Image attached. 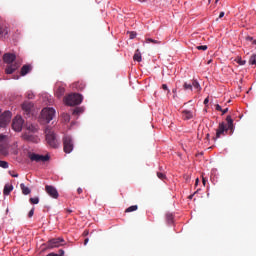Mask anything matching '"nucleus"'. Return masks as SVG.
<instances>
[{"instance_id": "obj_34", "label": "nucleus", "mask_w": 256, "mask_h": 256, "mask_svg": "<svg viewBox=\"0 0 256 256\" xmlns=\"http://www.w3.org/2000/svg\"><path fill=\"white\" fill-rule=\"evenodd\" d=\"M236 62H237L238 64H240L241 66H243V65L246 64V60H242V58H237V59H236Z\"/></svg>"}, {"instance_id": "obj_58", "label": "nucleus", "mask_w": 256, "mask_h": 256, "mask_svg": "<svg viewBox=\"0 0 256 256\" xmlns=\"http://www.w3.org/2000/svg\"><path fill=\"white\" fill-rule=\"evenodd\" d=\"M139 1H141V3H144V1H147V0H139Z\"/></svg>"}, {"instance_id": "obj_21", "label": "nucleus", "mask_w": 256, "mask_h": 256, "mask_svg": "<svg viewBox=\"0 0 256 256\" xmlns=\"http://www.w3.org/2000/svg\"><path fill=\"white\" fill-rule=\"evenodd\" d=\"M13 191V185L6 184L3 189L4 195H9Z\"/></svg>"}, {"instance_id": "obj_52", "label": "nucleus", "mask_w": 256, "mask_h": 256, "mask_svg": "<svg viewBox=\"0 0 256 256\" xmlns=\"http://www.w3.org/2000/svg\"><path fill=\"white\" fill-rule=\"evenodd\" d=\"M69 119H70L69 114H66V121H69Z\"/></svg>"}, {"instance_id": "obj_7", "label": "nucleus", "mask_w": 256, "mask_h": 256, "mask_svg": "<svg viewBox=\"0 0 256 256\" xmlns=\"http://www.w3.org/2000/svg\"><path fill=\"white\" fill-rule=\"evenodd\" d=\"M28 157L31 161H36V163H46L47 161H50L51 157L50 155H39L37 153H28Z\"/></svg>"}, {"instance_id": "obj_18", "label": "nucleus", "mask_w": 256, "mask_h": 256, "mask_svg": "<svg viewBox=\"0 0 256 256\" xmlns=\"http://www.w3.org/2000/svg\"><path fill=\"white\" fill-rule=\"evenodd\" d=\"M55 94L57 98H62V96L65 94V86H58L56 88Z\"/></svg>"}, {"instance_id": "obj_41", "label": "nucleus", "mask_w": 256, "mask_h": 256, "mask_svg": "<svg viewBox=\"0 0 256 256\" xmlns=\"http://www.w3.org/2000/svg\"><path fill=\"white\" fill-rule=\"evenodd\" d=\"M246 40H248L249 42H253V37L252 36H247Z\"/></svg>"}, {"instance_id": "obj_25", "label": "nucleus", "mask_w": 256, "mask_h": 256, "mask_svg": "<svg viewBox=\"0 0 256 256\" xmlns=\"http://www.w3.org/2000/svg\"><path fill=\"white\" fill-rule=\"evenodd\" d=\"M9 34L8 28L0 27V36H7Z\"/></svg>"}, {"instance_id": "obj_9", "label": "nucleus", "mask_w": 256, "mask_h": 256, "mask_svg": "<svg viewBox=\"0 0 256 256\" xmlns=\"http://www.w3.org/2000/svg\"><path fill=\"white\" fill-rule=\"evenodd\" d=\"M23 125H24V120L22 116L17 115L15 116V118H13L12 129H14V131L20 133L23 129Z\"/></svg>"}, {"instance_id": "obj_28", "label": "nucleus", "mask_w": 256, "mask_h": 256, "mask_svg": "<svg viewBox=\"0 0 256 256\" xmlns=\"http://www.w3.org/2000/svg\"><path fill=\"white\" fill-rule=\"evenodd\" d=\"M12 153H13L14 155H18V143H14V144L12 145Z\"/></svg>"}, {"instance_id": "obj_27", "label": "nucleus", "mask_w": 256, "mask_h": 256, "mask_svg": "<svg viewBox=\"0 0 256 256\" xmlns=\"http://www.w3.org/2000/svg\"><path fill=\"white\" fill-rule=\"evenodd\" d=\"M184 90H193V84H189V82H184Z\"/></svg>"}, {"instance_id": "obj_55", "label": "nucleus", "mask_w": 256, "mask_h": 256, "mask_svg": "<svg viewBox=\"0 0 256 256\" xmlns=\"http://www.w3.org/2000/svg\"><path fill=\"white\" fill-rule=\"evenodd\" d=\"M194 195H189V199H193Z\"/></svg>"}, {"instance_id": "obj_37", "label": "nucleus", "mask_w": 256, "mask_h": 256, "mask_svg": "<svg viewBox=\"0 0 256 256\" xmlns=\"http://www.w3.org/2000/svg\"><path fill=\"white\" fill-rule=\"evenodd\" d=\"M208 46H197V50H207Z\"/></svg>"}, {"instance_id": "obj_11", "label": "nucleus", "mask_w": 256, "mask_h": 256, "mask_svg": "<svg viewBox=\"0 0 256 256\" xmlns=\"http://www.w3.org/2000/svg\"><path fill=\"white\" fill-rule=\"evenodd\" d=\"M11 111L5 110L2 114H0V127H7L11 121Z\"/></svg>"}, {"instance_id": "obj_33", "label": "nucleus", "mask_w": 256, "mask_h": 256, "mask_svg": "<svg viewBox=\"0 0 256 256\" xmlns=\"http://www.w3.org/2000/svg\"><path fill=\"white\" fill-rule=\"evenodd\" d=\"M250 64H256V54H253V56H251L250 60H249Z\"/></svg>"}, {"instance_id": "obj_13", "label": "nucleus", "mask_w": 256, "mask_h": 256, "mask_svg": "<svg viewBox=\"0 0 256 256\" xmlns=\"http://www.w3.org/2000/svg\"><path fill=\"white\" fill-rule=\"evenodd\" d=\"M22 137L25 141H28L30 143H38L39 141V137H37V135H34L33 133H29L27 131L26 133H23Z\"/></svg>"}, {"instance_id": "obj_23", "label": "nucleus", "mask_w": 256, "mask_h": 256, "mask_svg": "<svg viewBox=\"0 0 256 256\" xmlns=\"http://www.w3.org/2000/svg\"><path fill=\"white\" fill-rule=\"evenodd\" d=\"M166 221H167V223H173V221H174L173 213H167L166 214Z\"/></svg>"}, {"instance_id": "obj_14", "label": "nucleus", "mask_w": 256, "mask_h": 256, "mask_svg": "<svg viewBox=\"0 0 256 256\" xmlns=\"http://www.w3.org/2000/svg\"><path fill=\"white\" fill-rule=\"evenodd\" d=\"M33 107H34V104L33 102H30V101L23 102L22 104V108L26 112V114H31Z\"/></svg>"}, {"instance_id": "obj_20", "label": "nucleus", "mask_w": 256, "mask_h": 256, "mask_svg": "<svg viewBox=\"0 0 256 256\" xmlns=\"http://www.w3.org/2000/svg\"><path fill=\"white\" fill-rule=\"evenodd\" d=\"M133 60H135L137 62H142V54H141L140 50H136V52L133 55Z\"/></svg>"}, {"instance_id": "obj_3", "label": "nucleus", "mask_w": 256, "mask_h": 256, "mask_svg": "<svg viewBox=\"0 0 256 256\" xmlns=\"http://www.w3.org/2000/svg\"><path fill=\"white\" fill-rule=\"evenodd\" d=\"M45 139L49 147L53 149H57L60 146L58 137L51 126H46L45 128Z\"/></svg>"}, {"instance_id": "obj_24", "label": "nucleus", "mask_w": 256, "mask_h": 256, "mask_svg": "<svg viewBox=\"0 0 256 256\" xmlns=\"http://www.w3.org/2000/svg\"><path fill=\"white\" fill-rule=\"evenodd\" d=\"M138 205H130V207H127L126 213H131L132 211H137Z\"/></svg>"}, {"instance_id": "obj_43", "label": "nucleus", "mask_w": 256, "mask_h": 256, "mask_svg": "<svg viewBox=\"0 0 256 256\" xmlns=\"http://www.w3.org/2000/svg\"><path fill=\"white\" fill-rule=\"evenodd\" d=\"M59 256H65L64 250H59Z\"/></svg>"}, {"instance_id": "obj_2", "label": "nucleus", "mask_w": 256, "mask_h": 256, "mask_svg": "<svg viewBox=\"0 0 256 256\" xmlns=\"http://www.w3.org/2000/svg\"><path fill=\"white\" fill-rule=\"evenodd\" d=\"M3 60L7 64L5 69L6 74H13L15 70H18V68H20V63L15 62L16 60L15 54H11V53L4 54Z\"/></svg>"}, {"instance_id": "obj_50", "label": "nucleus", "mask_w": 256, "mask_h": 256, "mask_svg": "<svg viewBox=\"0 0 256 256\" xmlns=\"http://www.w3.org/2000/svg\"><path fill=\"white\" fill-rule=\"evenodd\" d=\"M207 183V179H205V177H203V185H206Z\"/></svg>"}, {"instance_id": "obj_15", "label": "nucleus", "mask_w": 256, "mask_h": 256, "mask_svg": "<svg viewBox=\"0 0 256 256\" xmlns=\"http://www.w3.org/2000/svg\"><path fill=\"white\" fill-rule=\"evenodd\" d=\"M33 66L31 64H24V66H22L21 68V76H26V74H28L29 72H31Z\"/></svg>"}, {"instance_id": "obj_12", "label": "nucleus", "mask_w": 256, "mask_h": 256, "mask_svg": "<svg viewBox=\"0 0 256 256\" xmlns=\"http://www.w3.org/2000/svg\"><path fill=\"white\" fill-rule=\"evenodd\" d=\"M45 191L50 197H53V199H58L59 191H57L56 187L53 185H45Z\"/></svg>"}, {"instance_id": "obj_4", "label": "nucleus", "mask_w": 256, "mask_h": 256, "mask_svg": "<svg viewBox=\"0 0 256 256\" xmlns=\"http://www.w3.org/2000/svg\"><path fill=\"white\" fill-rule=\"evenodd\" d=\"M83 100L82 94L74 93V94H68V96H65L64 101L69 106H76L77 104H81Z\"/></svg>"}, {"instance_id": "obj_17", "label": "nucleus", "mask_w": 256, "mask_h": 256, "mask_svg": "<svg viewBox=\"0 0 256 256\" xmlns=\"http://www.w3.org/2000/svg\"><path fill=\"white\" fill-rule=\"evenodd\" d=\"M182 116L185 121H189V119H193V112L191 110H183Z\"/></svg>"}, {"instance_id": "obj_56", "label": "nucleus", "mask_w": 256, "mask_h": 256, "mask_svg": "<svg viewBox=\"0 0 256 256\" xmlns=\"http://www.w3.org/2000/svg\"><path fill=\"white\" fill-rule=\"evenodd\" d=\"M88 233H89V231H84V234H85V235H88Z\"/></svg>"}, {"instance_id": "obj_1", "label": "nucleus", "mask_w": 256, "mask_h": 256, "mask_svg": "<svg viewBox=\"0 0 256 256\" xmlns=\"http://www.w3.org/2000/svg\"><path fill=\"white\" fill-rule=\"evenodd\" d=\"M227 126L225 122H220L218 124V128L216 130V139H220L222 135H226L228 131H230L231 134L234 133V120L231 115L226 116Z\"/></svg>"}, {"instance_id": "obj_35", "label": "nucleus", "mask_w": 256, "mask_h": 256, "mask_svg": "<svg viewBox=\"0 0 256 256\" xmlns=\"http://www.w3.org/2000/svg\"><path fill=\"white\" fill-rule=\"evenodd\" d=\"M157 176H158L159 179H162V180L166 179L165 173L158 172Z\"/></svg>"}, {"instance_id": "obj_57", "label": "nucleus", "mask_w": 256, "mask_h": 256, "mask_svg": "<svg viewBox=\"0 0 256 256\" xmlns=\"http://www.w3.org/2000/svg\"><path fill=\"white\" fill-rule=\"evenodd\" d=\"M198 183H199V179H196V185H198Z\"/></svg>"}, {"instance_id": "obj_60", "label": "nucleus", "mask_w": 256, "mask_h": 256, "mask_svg": "<svg viewBox=\"0 0 256 256\" xmlns=\"http://www.w3.org/2000/svg\"><path fill=\"white\" fill-rule=\"evenodd\" d=\"M217 1H219V0H216V3H217Z\"/></svg>"}, {"instance_id": "obj_38", "label": "nucleus", "mask_w": 256, "mask_h": 256, "mask_svg": "<svg viewBox=\"0 0 256 256\" xmlns=\"http://www.w3.org/2000/svg\"><path fill=\"white\" fill-rule=\"evenodd\" d=\"M162 88H163V90H167V92L170 93V90H169L167 84H162Z\"/></svg>"}, {"instance_id": "obj_46", "label": "nucleus", "mask_w": 256, "mask_h": 256, "mask_svg": "<svg viewBox=\"0 0 256 256\" xmlns=\"http://www.w3.org/2000/svg\"><path fill=\"white\" fill-rule=\"evenodd\" d=\"M77 191L79 194L83 193V189L81 187H78Z\"/></svg>"}, {"instance_id": "obj_30", "label": "nucleus", "mask_w": 256, "mask_h": 256, "mask_svg": "<svg viewBox=\"0 0 256 256\" xmlns=\"http://www.w3.org/2000/svg\"><path fill=\"white\" fill-rule=\"evenodd\" d=\"M81 112H84V108H81L80 106H77L73 110V114H80Z\"/></svg>"}, {"instance_id": "obj_26", "label": "nucleus", "mask_w": 256, "mask_h": 256, "mask_svg": "<svg viewBox=\"0 0 256 256\" xmlns=\"http://www.w3.org/2000/svg\"><path fill=\"white\" fill-rule=\"evenodd\" d=\"M192 86H193L196 90H198V91L201 90V86H200L198 80H193V81H192Z\"/></svg>"}, {"instance_id": "obj_53", "label": "nucleus", "mask_w": 256, "mask_h": 256, "mask_svg": "<svg viewBox=\"0 0 256 256\" xmlns=\"http://www.w3.org/2000/svg\"><path fill=\"white\" fill-rule=\"evenodd\" d=\"M173 93H174V94H177V88H174V89H173Z\"/></svg>"}, {"instance_id": "obj_59", "label": "nucleus", "mask_w": 256, "mask_h": 256, "mask_svg": "<svg viewBox=\"0 0 256 256\" xmlns=\"http://www.w3.org/2000/svg\"><path fill=\"white\" fill-rule=\"evenodd\" d=\"M253 44H256V40H253Z\"/></svg>"}, {"instance_id": "obj_8", "label": "nucleus", "mask_w": 256, "mask_h": 256, "mask_svg": "<svg viewBox=\"0 0 256 256\" xmlns=\"http://www.w3.org/2000/svg\"><path fill=\"white\" fill-rule=\"evenodd\" d=\"M0 154L4 156L9 155V144L7 143L6 135H0Z\"/></svg>"}, {"instance_id": "obj_31", "label": "nucleus", "mask_w": 256, "mask_h": 256, "mask_svg": "<svg viewBox=\"0 0 256 256\" xmlns=\"http://www.w3.org/2000/svg\"><path fill=\"white\" fill-rule=\"evenodd\" d=\"M40 201L39 197H30V203L32 204H38Z\"/></svg>"}, {"instance_id": "obj_48", "label": "nucleus", "mask_w": 256, "mask_h": 256, "mask_svg": "<svg viewBox=\"0 0 256 256\" xmlns=\"http://www.w3.org/2000/svg\"><path fill=\"white\" fill-rule=\"evenodd\" d=\"M47 256H59V255L52 252L51 254H47Z\"/></svg>"}, {"instance_id": "obj_16", "label": "nucleus", "mask_w": 256, "mask_h": 256, "mask_svg": "<svg viewBox=\"0 0 256 256\" xmlns=\"http://www.w3.org/2000/svg\"><path fill=\"white\" fill-rule=\"evenodd\" d=\"M37 131L38 126L36 124H26V132L35 134Z\"/></svg>"}, {"instance_id": "obj_5", "label": "nucleus", "mask_w": 256, "mask_h": 256, "mask_svg": "<svg viewBox=\"0 0 256 256\" xmlns=\"http://www.w3.org/2000/svg\"><path fill=\"white\" fill-rule=\"evenodd\" d=\"M64 243V238H52L46 243V248L47 250H53L54 248H60L61 245H64Z\"/></svg>"}, {"instance_id": "obj_54", "label": "nucleus", "mask_w": 256, "mask_h": 256, "mask_svg": "<svg viewBox=\"0 0 256 256\" xmlns=\"http://www.w3.org/2000/svg\"><path fill=\"white\" fill-rule=\"evenodd\" d=\"M67 212L68 213H72V209H67Z\"/></svg>"}, {"instance_id": "obj_36", "label": "nucleus", "mask_w": 256, "mask_h": 256, "mask_svg": "<svg viewBox=\"0 0 256 256\" xmlns=\"http://www.w3.org/2000/svg\"><path fill=\"white\" fill-rule=\"evenodd\" d=\"M34 211H35V207H32V209H30V211H29V213H28V216H29V217H33Z\"/></svg>"}, {"instance_id": "obj_10", "label": "nucleus", "mask_w": 256, "mask_h": 256, "mask_svg": "<svg viewBox=\"0 0 256 256\" xmlns=\"http://www.w3.org/2000/svg\"><path fill=\"white\" fill-rule=\"evenodd\" d=\"M63 147L65 153H72L74 149L73 139L69 135L63 137Z\"/></svg>"}, {"instance_id": "obj_49", "label": "nucleus", "mask_w": 256, "mask_h": 256, "mask_svg": "<svg viewBox=\"0 0 256 256\" xmlns=\"http://www.w3.org/2000/svg\"><path fill=\"white\" fill-rule=\"evenodd\" d=\"M12 177H18V173H10Z\"/></svg>"}, {"instance_id": "obj_32", "label": "nucleus", "mask_w": 256, "mask_h": 256, "mask_svg": "<svg viewBox=\"0 0 256 256\" xmlns=\"http://www.w3.org/2000/svg\"><path fill=\"white\" fill-rule=\"evenodd\" d=\"M0 167L3 169H8L9 163H7V161H0Z\"/></svg>"}, {"instance_id": "obj_42", "label": "nucleus", "mask_w": 256, "mask_h": 256, "mask_svg": "<svg viewBox=\"0 0 256 256\" xmlns=\"http://www.w3.org/2000/svg\"><path fill=\"white\" fill-rule=\"evenodd\" d=\"M228 110H229V108H224V109H222L221 111H222V114H226L227 112H228Z\"/></svg>"}, {"instance_id": "obj_39", "label": "nucleus", "mask_w": 256, "mask_h": 256, "mask_svg": "<svg viewBox=\"0 0 256 256\" xmlns=\"http://www.w3.org/2000/svg\"><path fill=\"white\" fill-rule=\"evenodd\" d=\"M130 38H131V40H133L134 38H136V33H135V32H131Z\"/></svg>"}, {"instance_id": "obj_45", "label": "nucleus", "mask_w": 256, "mask_h": 256, "mask_svg": "<svg viewBox=\"0 0 256 256\" xmlns=\"http://www.w3.org/2000/svg\"><path fill=\"white\" fill-rule=\"evenodd\" d=\"M33 97H34V94L31 92H28V98H33Z\"/></svg>"}, {"instance_id": "obj_19", "label": "nucleus", "mask_w": 256, "mask_h": 256, "mask_svg": "<svg viewBox=\"0 0 256 256\" xmlns=\"http://www.w3.org/2000/svg\"><path fill=\"white\" fill-rule=\"evenodd\" d=\"M73 86H74V88H76L77 90H84L86 84H85V82H83V81H78V82H75V83L73 84Z\"/></svg>"}, {"instance_id": "obj_40", "label": "nucleus", "mask_w": 256, "mask_h": 256, "mask_svg": "<svg viewBox=\"0 0 256 256\" xmlns=\"http://www.w3.org/2000/svg\"><path fill=\"white\" fill-rule=\"evenodd\" d=\"M216 110H223L222 106L220 104H216Z\"/></svg>"}, {"instance_id": "obj_47", "label": "nucleus", "mask_w": 256, "mask_h": 256, "mask_svg": "<svg viewBox=\"0 0 256 256\" xmlns=\"http://www.w3.org/2000/svg\"><path fill=\"white\" fill-rule=\"evenodd\" d=\"M208 102H209V97L204 99V104H208Z\"/></svg>"}, {"instance_id": "obj_29", "label": "nucleus", "mask_w": 256, "mask_h": 256, "mask_svg": "<svg viewBox=\"0 0 256 256\" xmlns=\"http://www.w3.org/2000/svg\"><path fill=\"white\" fill-rule=\"evenodd\" d=\"M146 42H147V44H150V43H152V44H161V42H159V40H153V38H147Z\"/></svg>"}, {"instance_id": "obj_6", "label": "nucleus", "mask_w": 256, "mask_h": 256, "mask_svg": "<svg viewBox=\"0 0 256 256\" xmlns=\"http://www.w3.org/2000/svg\"><path fill=\"white\" fill-rule=\"evenodd\" d=\"M41 114L42 119H45L46 123H50V121H53L54 119L56 110L55 108H43Z\"/></svg>"}, {"instance_id": "obj_22", "label": "nucleus", "mask_w": 256, "mask_h": 256, "mask_svg": "<svg viewBox=\"0 0 256 256\" xmlns=\"http://www.w3.org/2000/svg\"><path fill=\"white\" fill-rule=\"evenodd\" d=\"M20 187L24 195H29L31 193V189L29 187H26L24 183H21Z\"/></svg>"}, {"instance_id": "obj_44", "label": "nucleus", "mask_w": 256, "mask_h": 256, "mask_svg": "<svg viewBox=\"0 0 256 256\" xmlns=\"http://www.w3.org/2000/svg\"><path fill=\"white\" fill-rule=\"evenodd\" d=\"M224 16H225V12H220L219 18H224Z\"/></svg>"}, {"instance_id": "obj_51", "label": "nucleus", "mask_w": 256, "mask_h": 256, "mask_svg": "<svg viewBox=\"0 0 256 256\" xmlns=\"http://www.w3.org/2000/svg\"><path fill=\"white\" fill-rule=\"evenodd\" d=\"M88 241H89V238H86L84 241V245H87Z\"/></svg>"}]
</instances>
